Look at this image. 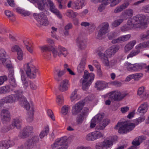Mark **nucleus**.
<instances>
[{
	"mask_svg": "<svg viewBox=\"0 0 149 149\" xmlns=\"http://www.w3.org/2000/svg\"><path fill=\"white\" fill-rule=\"evenodd\" d=\"M145 116H143L139 117L135 120L134 121V123H131L127 122H122L118 123L115 127V129H117V127H119L118 132L122 134L127 133L132 130L135 127V125H137L143 121L145 119Z\"/></svg>",
	"mask_w": 149,
	"mask_h": 149,
	"instance_id": "f257e3e1",
	"label": "nucleus"
},
{
	"mask_svg": "<svg viewBox=\"0 0 149 149\" xmlns=\"http://www.w3.org/2000/svg\"><path fill=\"white\" fill-rule=\"evenodd\" d=\"M104 117V115L100 114H98L95 116L91 121L90 127H94L97 123H99L97 126L96 128L98 130H103L110 122L109 119H106L100 122V121Z\"/></svg>",
	"mask_w": 149,
	"mask_h": 149,
	"instance_id": "f03ea898",
	"label": "nucleus"
},
{
	"mask_svg": "<svg viewBox=\"0 0 149 149\" xmlns=\"http://www.w3.org/2000/svg\"><path fill=\"white\" fill-rule=\"evenodd\" d=\"M21 105L26 110L28 111L26 116V120L29 123L32 122L33 120L34 112V107L33 104L31 103V105L27 101L26 99L24 100L21 102Z\"/></svg>",
	"mask_w": 149,
	"mask_h": 149,
	"instance_id": "7ed1b4c3",
	"label": "nucleus"
},
{
	"mask_svg": "<svg viewBox=\"0 0 149 149\" xmlns=\"http://www.w3.org/2000/svg\"><path fill=\"white\" fill-rule=\"evenodd\" d=\"M94 79V75L93 73H89L87 70H85L83 76V79H81L80 82L82 83V89L83 90H86L91 84Z\"/></svg>",
	"mask_w": 149,
	"mask_h": 149,
	"instance_id": "20e7f679",
	"label": "nucleus"
},
{
	"mask_svg": "<svg viewBox=\"0 0 149 149\" xmlns=\"http://www.w3.org/2000/svg\"><path fill=\"white\" fill-rule=\"evenodd\" d=\"M6 103H12L16 101L17 100L19 101L21 105V102L24 100L26 99L23 95V91L21 90L17 91H15V94H11L4 97Z\"/></svg>",
	"mask_w": 149,
	"mask_h": 149,
	"instance_id": "39448f33",
	"label": "nucleus"
},
{
	"mask_svg": "<svg viewBox=\"0 0 149 149\" xmlns=\"http://www.w3.org/2000/svg\"><path fill=\"white\" fill-rule=\"evenodd\" d=\"M24 70L27 77L31 79H35L38 70L35 66L30 63L25 64L24 65Z\"/></svg>",
	"mask_w": 149,
	"mask_h": 149,
	"instance_id": "423d86ee",
	"label": "nucleus"
},
{
	"mask_svg": "<svg viewBox=\"0 0 149 149\" xmlns=\"http://www.w3.org/2000/svg\"><path fill=\"white\" fill-rule=\"evenodd\" d=\"M116 36V34L114 32L110 33L108 34V38L109 40L113 39L111 42L113 44L119 43L126 41L130 39L131 36L130 34H127L120 36L116 39H113Z\"/></svg>",
	"mask_w": 149,
	"mask_h": 149,
	"instance_id": "0eeeda50",
	"label": "nucleus"
},
{
	"mask_svg": "<svg viewBox=\"0 0 149 149\" xmlns=\"http://www.w3.org/2000/svg\"><path fill=\"white\" fill-rule=\"evenodd\" d=\"M128 93L125 92H120L119 91H115L110 93L109 98L112 100L119 101L128 95Z\"/></svg>",
	"mask_w": 149,
	"mask_h": 149,
	"instance_id": "6e6552de",
	"label": "nucleus"
},
{
	"mask_svg": "<svg viewBox=\"0 0 149 149\" xmlns=\"http://www.w3.org/2000/svg\"><path fill=\"white\" fill-rule=\"evenodd\" d=\"M33 16L40 26H46L49 24L47 16L43 12L39 14L34 13Z\"/></svg>",
	"mask_w": 149,
	"mask_h": 149,
	"instance_id": "1a4fd4ad",
	"label": "nucleus"
},
{
	"mask_svg": "<svg viewBox=\"0 0 149 149\" xmlns=\"http://www.w3.org/2000/svg\"><path fill=\"white\" fill-rule=\"evenodd\" d=\"M54 58H56L57 56L59 57H65L68 54V51L67 49L61 46H58L56 49L52 48L51 50Z\"/></svg>",
	"mask_w": 149,
	"mask_h": 149,
	"instance_id": "9d476101",
	"label": "nucleus"
},
{
	"mask_svg": "<svg viewBox=\"0 0 149 149\" xmlns=\"http://www.w3.org/2000/svg\"><path fill=\"white\" fill-rule=\"evenodd\" d=\"M85 4L84 0H77L74 1H70L68 3L67 6L71 8L73 10H79L82 8Z\"/></svg>",
	"mask_w": 149,
	"mask_h": 149,
	"instance_id": "9b49d317",
	"label": "nucleus"
},
{
	"mask_svg": "<svg viewBox=\"0 0 149 149\" xmlns=\"http://www.w3.org/2000/svg\"><path fill=\"white\" fill-rule=\"evenodd\" d=\"M109 24L107 22L103 23L99 26V30L97 38L98 39L102 40L103 38V36L108 32Z\"/></svg>",
	"mask_w": 149,
	"mask_h": 149,
	"instance_id": "f8f14e48",
	"label": "nucleus"
},
{
	"mask_svg": "<svg viewBox=\"0 0 149 149\" xmlns=\"http://www.w3.org/2000/svg\"><path fill=\"white\" fill-rule=\"evenodd\" d=\"M69 140H58L56 141L51 145L52 148L54 149L57 148L56 149H67L70 142Z\"/></svg>",
	"mask_w": 149,
	"mask_h": 149,
	"instance_id": "ddd939ff",
	"label": "nucleus"
},
{
	"mask_svg": "<svg viewBox=\"0 0 149 149\" xmlns=\"http://www.w3.org/2000/svg\"><path fill=\"white\" fill-rule=\"evenodd\" d=\"M0 115L2 122L3 123H6L10 120V114L8 110L6 109L2 110Z\"/></svg>",
	"mask_w": 149,
	"mask_h": 149,
	"instance_id": "4468645a",
	"label": "nucleus"
},
{
	"mask_svg": "<svg viewBox=\"0 0 149 149\" xmlns=\"http://www.w3.org/2000/svg\"><path fill=\"white\" fill-rule=\"evenodd\" d=\"M78 46L80 50H84L87 47V40L82 35L79 36L77 40Z\"/></svg>",
	"mask_w": 149,
	"mask_h": 149,
	"instance_id": "2eb2a0df",
	"label": "nucleus"
},
{
	"mask_svg": "<svg viewBox=\"0 0 149 149\" xmlns=\"http://www.w3.org/2000/svg\"><path fill=\"white\" fill-rule=\"evenodd\" d=\"M84 102L79 101L75 104L72 107V114L73 115H76L80 112L84 105Z\"/></svg>",
	"mask_w": 149,
	"mask_h": 149,
	"instance_id": "dca6fc26",
	"label": "nucleus"
},
{
	"mask_svg": "<svg viewBox=\"0 0 149 149\" xmlns=\"http://www.w3.org/2000/svg\"><path fill=\"white\" fill-rule=\"evenodd\" d=\"M33 128L32 126H27L23 130V132L20 133L19 137L20 139H24L29 136L30 134L33 132Z\"/></svg>",
	"mask_w": 149,
	"mask_h": 149,
	"instance_id": "f3484780",
	"label": "nucleus"
},
{
	"mask_svg": "<svg viewBox=\"0 0 149 149\" xmlns=\"http://www.w3.org/2000/svg\"><path fill=\"white\" fill-rule=\"evenodd\" d=\"M49 5V10L51 12L54 14L59 18H62V15L59 10L56 8V5L51 0H47Z\"/></svg>",
	"mask_w": 149,
	"mask_h": 149,
	"instance_id": "a211bd4d",
	"label": "nucleus"
},
{
	"mask_svg": "<svg viewBox=\"0 0 149 149\" xmlns=\"http://www.w3.org/2000/svg\"><path fill=\"white\" fill-rule=\"evenodd\" d=\"M143 17L142 15H138L129 19L127 22L128 25H134L140 23L141 21L143 19L142 18Z\"/></svg>",
	"mask_w": 149,
	"mask_h": 149,
	"instance_id": "6ab92c4d",
	"label": "nucleus"
},
{
	"mask_svg": "<svg viewBox=\"0 0 149 149\" xmlns=\"http://www.w3.org/2000/svg\"><path fill=\"white\" fill-rule=\"evenodd\" d=\"M11 51L12 52H17V58L19 60H22L23 56V53L21 48L18 45H15L11 48Z\"/></svg>",
	"mask_w": 149,
	"mask_h": 149,
	"instance_id": "aec40b11",
	"label": "nucleus"
},
{
	"mask_svg": "<svg viewBox=\"0 0 149 149\" xmlns=\"http://www.w3.org/2000/svg\"><path fill=\"white\" fill-rule=\"evenodd\" d=\"M69 81L67 79H64L60 83L58 89L61 91L65 92L68 89V85H69Z\"/></svg>",
	"mask_w": 149,
	"mask_h": 149,
	"instance_id": "412c9836",
	"label": "nucleus"
},
{
	"mask_svg": "<svg viewBox=\"0 0 149 149\" xmlns=\"http://www.w3.org/2000/svg\"><path fill=\"white\" fill-rule=\"evenodd\" d=\"M108 83L103 81H97L95 83V87L97 90L100 91L107 88Z\"/></svg>",
	"mask_w": 149,
	"mask_h": 149,
	"instance_id": "4be33fe9",
	"label": "nucleus"
},
{
	"mask_svg": "<svg viewBox=\"0 0 149 149\" xmlns=\"http://www.w3.org/2000/svg\"><path fill=\"white\" fill-rule=\"evenodd\" d=\"M103 136V134L98 131L94 132L88 134L86 136V139L88 140L99 139L102 136Z\"/></svg>",
	"mask_w": 149,
	"mask_h": 149,
	"instance_id": "5701e85b",
	"label": "nucleus"
},
{
	"mask_svg": "<svg viewBox=\"0 0 149 149\" xmlns=\"http://www.w3.org/2000/svg\"><path fill=\"white\" fill-rule=\"evenodd\" d=\"M133 13L134 11L133 10L128 8L122 13L120 17L124 20H126L128 18L132 17L133 15Z\"/></svg>",
	"mask_w": 149,
	"mask_h": 149,
	"instance_id": "b1692460",
	"label": "nucleus"
},
{
	"mask_svg": "<svg viewBox=\"0 0 149 149\" xmlns=\"http://www.w3.org/2000/svg\"><path fill=\"white\" fill-rule=\"evenodd\" d=\"M13 144V140H3L0 142V149H7Z\"/></svg>",
	"mask_w": 149,
	"mask_h": 149,
	"instance_id": "393cba45",
	"label": "nucleus"
},
{
	"mask_svg": "<svg viewBox=\"0 0 149 149\" xmlns=\"http://www.w3.org/2000/svg\"><path fill=\"white\" fill-rule=\"evenodd\" d=\"M21 79L23 84L24 88H26L29 86L28 79L25 75L24 70L21 68L20 69Z\"/></svg>",
	"mask_w": 149,
	"mask_h": 149,
	"instance_id": "a878e982",
	"label": "nucleus"
},
{
	"mask_svg": "<svg viewBox=\"0 0 149 149\" xmlns=\"http://www.w3.org/2000/svg\"><path fill=\"white\" fill-rule=\"evenodd\" d=\"M148 105L147 102H145L141 104L138 109L137 113L144 114L147 111Z\"/></svg>",
	"mask_w": 149,
	"mask_h": 149,
	"instance_id": "bb28decb",
	"label": "nucleus"
},
{
	"mask_svg": "<svg viewBox=\"0 0 149 149\" xmlns=\"http://www.w3.org/2000/svg\"><path fill=\"white\" fill-rule=\"evenodd\" d=\"M119 48L118 47L113 45L109 47L105 53L106 54L109 56L114 55L118 51Z\"/></svg>",
	"mask_w": 149,
	"mask_h": 149,
	"instance_id": "cd10ccee",
	"label": "nucleus"
},
{
	"mask_svg": "<svg viewBox=\"0 0 149 149\" xmlns=\"http://www.w3.org/2000/svg\"><path fill=\"white\" fill-rule=\"evenodd\" d=\"M106 54L100 52L98 53V55L100 58L103 63L106 66H108L109 65V62Z\"/></svg>",
	"mask_w": 149,
	"mask_h": 149,
	"instance_id": "c85d7f7f",
	"label": "nucleus"
},
{
	"mask_svg": "<svg viewBox=\"0 0 149 149\" xmlns=\"http://www.w3.org/2000/svg\"><path fill=\"white\" fill-rule=\"evenodd\" d=\"M86 58L85 57H83L81 61L79 64L78 65L77 68V71L79 73L83 72L84 70L86 64Z\"/></svg>",
	"mask_w": 149,
	"mask_h": 149,
	"instance_id": "c756f323",
	"label": "nucleus"
},
{
	"mask_svg": "<svg viewBox=\"0 0 149 149\" xmlns=\"http://www.w3.org/2000/svg\"><path fill=\"white\" fill-rule=\"evenodd\" d=\"M129 5V3L128 2L123 3L119 6H117L116 8L114 10V13H116L121 12L123 10L126 8Z\"/></svg>",
	"mask_w": 149,
	"mask_h": 149,
	"instance_id": "7c9ffc66",
	"label": "nucleus"
},
{
	"mask_svg": "<svg viewBox=\"0 0 149 149\" xmlns=\"http://www.w3.org/2000/svg\"><path fill=\"white\" fill-rule=\"evenodd\" d=\"M136 43V41L135 40H133L128 42L125 47V52H127L131 50Z\"/></svg>",
	"mask_w": 149,
	"mask_h": 149,
	"instance_id": "2f4dec72",
	"label": "nucleus"
},
{
	"mask_svg": "<svg viewBox=\"0 0 149 149\" xmlns=\"http://www.w3.org/2000/svg\"><path fill=\"white\" fill-rule=\"evenodd\" d=\"M77 89H75L72 93L70 97V99L72 102H73L75 100H78L80 99V96L79 95L77 94Z\"/></svg>",
	"mask_w": 149,
	"mask_h": 149,
	"instance_id": "473e14b6",
	"label": "nucleus"
},
{
	"mask_svg": "<svg viewBox=\"0 0 149 149\" xmlns=\"http://www.w3.org/2000/svg\"><path fill=\"white\" fill-rule=\"evenodd\" d=\"M38 8L41 10L45 8L46 2L45 0H36Z\"/></svg>",
	"mask_w": 149,
	"mask_h": 149,
	"instance_id": "72a5a7b5",
	"label": "nucleus"
},
{
	"mask_svg": "<svg viewBox=\"0 0 149 149\" xmlns=\"http://www.w3.org/2000/svg\"><path fill=\"white\" fill-rule=\"evenodd\" d=\"M7 56L5 50L3 49L0 50V60L2 62H4L7 61V59L6 58Z\"/></svg>",
	"mask_w": 149,
	"mask_h": 149,
	"instance_id": "f704fd0d",
	"label": "nucleus"
},
{
	"mask_svg": "<svg viewBox=\"0 0 149 149\" xmlns=\"http://www.w3.org/2000/svg\"><path fill=\"white\" fill-rule=\"evenodd\" d=\"M124 65L127 71L131 72H135L134 64H132L127 62L125 63Z\"/></svg>",
	"mask_w": 149,
	"mask_h": 149,
	"instance_id": "c9c22d12",
	"label": "nucleus"
},
{
	"mask_svg": "<svg viewBox=\"0 0 149 149\" xmlns=\"http://www.w3.org/2000/svg\"><path fill=\"white\" fill-rule=\"evenodd\" d=\"M22 122V120L21 119L18 118H16L13 120L12 123L15 127L17 128H19L21 126Z\"/></svg>",
	"mask_w": 149,
	"mask_h": 149,
	"instance_id": "e433bc0d",
	"label": "nucleus"
},
{
	"mask_svg": "<svg viewBox=\"0 0 149 149\" xmlns=\"http://www.w3.org/2000/svg\"><path fill=\"white\" fill-rule=\"evenodd\" d=\"M57 77L55 78V79L57 81H60L62 79L61 77L65 73V70H57Z\"/></svg>",
	"mask_w": 149,
	"mask_h": 149,
	"instance_id": "4c0bfd02",
	"label": "nucleus"
},
{
	"mask_svg": "<svg viewBox=\"0 0 149 149\" xmlns=\"http://www.w3.org/2000/svg\"><path fill=\"white\" fill-rule=\"evenodd\" d=\"M134 65L135 72L139 71L146 67L144 63H135Z\"/></svg>",
	"mask_w": 149,
	"mask_h": 149,
	"instance_id": "58836bf2",
	"label": "nucleus"
},
{
	"mask_svg": "<svg viewBox=\"0 0 149 149\" xmlns=\"http://www.w3.org/2000/svg\"><path fill=\"white\" fill-rule=\"evenodd\" d=\"M35 145L33 140H27L24 144L27 149H30L33 148Z\"/></svg>",
	"mask_w": 149,
	"mask_h": 149,
	"instance_id": "ea45409f",
	"label": "nucleus"
},
{
	"mask_svg": "<svg viewBox=\"0 0 149 149\" xmlns=\"http://www.w3.org/2000/svg\"><path fill=\"white\" fill-rule=\"evenodd\" d=\"M146 47H149V40L139 44L136 46V48L137 49H139Z\"/></svg>",
	"mask_w": 149,
	"mask_h": 149,
	"instance_id": "a19ab883",
	"label": "nucleus"
},
{
	"mask_svg": "<svg viewBox=\"0 0 149 149\" xmlns=\"http://www.w3.org/2000/svg\"><path fill=\"white\" fill-rule=\"evenodd\" d=\"M85 117L83 116L82 114H80L77 115L76 118V123L77 125L81 124L84 121Z\"/></svg>",
	"mask_w": 149,
	"mask_h": 149,
	"instance_id": "79ce46f5",
	"label": "nucleus"
},
{
	"mask_svg": "<svg viewBox=\"0 0 149 149\" xmlns=\"http://www.w3.org/2000/svg\"><path fill=\"white\" fill-rule=\"evenodd\" d=\"M102 143L103 146H104V148H107L112 146L113 142L112 140H104Z\"/></svg>",
	"mask_w": 149,
	"mask_h": 149,
	"instance_id": "37998d69",
	"label": "nucleus"
},
{
	"mask_svg": "<svg viewBox=\"0 0 149 149\" xmlns=\"http://www.w3.org/2000/svg\"><path fill=\"white\" fill-rule=\"evenodd\" d=\"M124 19L121 18L114 21L112 23V26L113 27H116L119 25L123 21Z\"/></svg>",
	"mask_w": 149,
	"mask_h": 149,
	"instance_id": "c03bdc74",
	"label": "nucleus"
},
{
	"mask_svg": "<svg viewBox=\"0 0 149 149\" xmlns=\"http://www.w3.org/2000/svg\"><path fill=\"white\" fill-rule=\"evenodd\" d=\"M56 102L58 105L61 106L63 104L64 99L62 95H58L56 96Z\"/></svg>",
	"mask_w": 149,
	"mask_h": 149,
	"instance_id": "a18cd8bd",
	"label": "nucleus"
},
{
	"mask_svg": "<svg viewBox=\"0 0 149 149\" xmlns=\"http://www.w3.org/2000/svg\"><path fill=\"white\" fill-rule=\"evenodd\" d=\"M15 127L12 123L11 124L9 125L7 127H3L2 129V132H6L8 131L13 129Z\"/></svg>",
	"mask_w": 149,
	"mask_h": 149,
	"instance_id": "49530a36",
	"label": "nucleus"
},
{
	"mask_svg": "<svg viewBox=\"0 0 149 149\" xmlns=\"http://www.w3.org/2000/svg\"><path fill=\"white\" fill-rule=\"evenodd\" d=\"M140 38L143 41L149 39V30L147 31L145 33L141 34Z\"/></svg>",
	"mask_w": 149,
	"mask_h": 149,
	"instance_id": "de8ad7c7",
	"label": "nucleus"
},
{
	"mask_svg": "<svg viewBox=\"0 0 149 149\" xmlns=\"http://www.w3.org/2000/svg\"><path fill=\"white\" fill-rule=\"evenodd\" d=\"M66 15L70 18H73L75 17L78 14L76 13L73 12L72 10L68 11L66 13Z\"/></svg>",
	"mask_w": 149,
	"mask_h": 149,
	"instance_id": "09e8293b",
	"label": "nucleus"
},
{
	"mask_svg": "<svg viewBox=\"0 0 149 149\" xmlns=\"http://www.w3.org/2000/svg\"><path fill=\"white\" fill-rule=\"evenodd\" d=\"M70 107L68 105H64L62 108L61 113L64 115L67 114L68 112Z\"/></svg>",
	"mask_w": 149,
	"mask_h": 149,
	"instance_id": "8fccbe9b",
	"label": "nucleus"
},
{
	"mask_svg": "<svg viewBox=\"0 0 149 149\" xmlns=\"http://www.w3.org/2000/svg\"><path fill=\"white\" fill-rule=\"evenodd\" d=\"M139 52L140 51L139 50L132 51L127 56V58L128 59L130 58L133 57V56L138 54Z\"/></svg>",
	"mask_w": 149,
	"mask_h": 149,
	"instance_id": "3c124183",
	"label": "nucleus"
},
{
	"mask_svg": "<svg viewBox=\"0 0 149 149\" xmlns=\"http://www.w3.org/2000/svg\"><path fill=\"white\" fill-rule=\"evenodd\" d=\"M133 79L135 81H138L143 76L141 73H137L133 74Z\"/></svg>",
	"mask_w": 149,
	"mask_h": 149,
	"instance_id": "603ef678",
	"label": "nucleus"
},
{
	"mask_svg": "<svg viewBox=\"0 0 149 149\" xmlns=\"http://www.w3.org/2000/svg\"><path fill=\"white\" fill-rule=\"evenodd\" d=\"M141 143L142 141H140L139 140H133L132 142V146L134 148L137 149L138 148L137 146H139Z\"/></svg>",
	"mask_w": 149,
	"mask_h": 149,
	"instance_id": "864d4df0",
	"label": "nucleus"
},
{
	"mask_svg": "<svg viewBox=\"0 0 149 149\" xmlns=\"http://www.w3.org/2000/svg\"><path fill=\"white\" fill-rule=\"evenodd\" d=\"M48 116L53 121L55 120V117L51 109H48L47 111Z\"/></svg>",
	"mask_w": 149,
	"mask_h": 149,
	"instance_id": "5fc2aeb1",
	"label": "nucleus"
},
{
	"mask_svg": "<svg viewBox=\"0 0 149 149\" xmlns=\"http://www.w3.org/2000/svg\"><path fill=\"white\" fill-rule=\"evenodd\" d=\"M42 52H44L49 50V46L47 45H45L39 47Z\"/></svg>",
	"mask_w": 149,
	"mask_h": 149,
	"instance_id": "6e6d98bb",
	"label": "nucleus"
},
{
	"mask_svg": "<svg viewBox=\"0 0 149 149\" xmlns=\"http://www.w3.org/2000/svg\"><path fill=\"white\" fill-rule=\"evenodd\" d=\"M10 85L13 87H15L17 86L15 78L9 79Z\"/></svg>",
	"mask_w": 149,
	"mask_h": 149,
	"instance_id": "4d7b16f0",
	"label": "nucleus"
},
{
	"mask_svg": "<svg viewBox=\"0 0 149 149\" xmlns=\"http://www.w3.org/2000/svg\"><path fill=\"white\" fill-rule=\"evenodd\" d=\"M4 94L10 92L11 90L9 86H3Z\"/></svg>",
	"mask_w": 149,
	"mask_h": 149,
	"instance_id": "13d9d810",
	"label": "nucleus"
},
{
	"mask_svg": "<svg viewBox=\"0 0 149 149\" xmlns=\"http://www.w3.org/2000/svg\"><path fill=\"white\" fill-rule=\"evenodd\" d=\"M8 77L9 78V79L14 78V71L13 69H10L9 71Z\"/></svg>",
	"mask_w": 149,
	"mask_h": 149,
	"instance_id": "bf43d9fd",
	"label": "nucleus"
},
{
	"mask_svg": "<svg viewBox=\"0 0 149 149\" xmlns=\"http://www.w3.org/2000/svg\"><path fill=\"white\" fill-rule=\"evenodd\" d=\"M7 80V77L6 76L0 77V86L3 84L5 81Z\"/></svg>",
	"mask_w": 149,
	"mask_h": 149,
	"instance_id": "052dcab7",
	"label": "nucleus"
},
{
	"mask_svg": "<svg viewBox=\"0 0 149 149\" xmlns=\"http://www.w3.org/2000/svg\"><path fill=\"white\" fill-rule=\"evenodd\" d=\"M29 85L30 88L32 90H36L37 89V85L33 82L30 81Z\"/></svg>",
	"mask_w": 149,
	"mask_h": 149,
	"instance_id": "680f3d73",
	"label": "nucleus"
},
{
	"mask_svg": "<svg viewBox=\"0 0 149 149\" xmlns=\"http://www.w3.org/2000/svg\"><path fill=\"white\" fill-rule=\"evenodd\" d=\"M102 143H98L96 144L95 148L96 149H104V147L103 146Z\"/></svg>",
	"mask_w": 149,
	"mask_h": 149,
	"instance_id": "e2e57ef3",
	"label": "nucleus"
},
{
	"mask_svg": "<svg viewBox=\"0 0 149 149\" xmlns=\"http://www.w3.org/2000/svg\"><path fill=\"white\" fill-rule=\"evenodd\" d=\"M110 6L113 7L118 4L119 2L118 0H110Z\"/></svg>",
	"mask_w": 149,
	"mask_h": 149,
	"instance_id": "0e129e2a",
	"label": "nucleus"
},
{
	"mask_svg": "<svg viewBox=\"0 0 149 149\" xmlns=\"http://www.w3.org/2000/svg\"><path fill=\"white\" fill-rule=\"evenodd\" d=\"M89 111V109L87 107H85L83 109L82 112L81 113L85 117L87 115Z\"/></svg>",
	"mask_w": 149,
	"mask_h": 149,
	"instance_id": "69168bd1",
	"label": "nucleus"
},
{
	"mask_svg": "<svg viewBox=\"0 0 149 149\" xmlns=\"http://www.w3.org/2000/svg\"><path fill=\"white\" fill-rule=\"evenodd\" d=\"M9 61H7L6 62H2L3 64L7 68L9 69H11L12 68V65L9 63Z\"/></svg>",
	"mask_w": 149,
	"mask_h": 149,
	"instance_id": "338daca9",
	"label": "nucleus"
},
{
	"mask_svg": "<svg viewBox=\"0 0 149 149\" xmlns=\"http://www.w3.org/2000/svg\"><path fill=\"white\" fill-rule=\"evenodd\" d=\"M129 110V108L127 106L121 107L120 110L122 113H124L128 111Z\"/></svg>",
	"mask_w": 149,
	"mask_h": 149,
	"instance_id": "774afa93",
	"label": "nucleus"
}]
</instances>
